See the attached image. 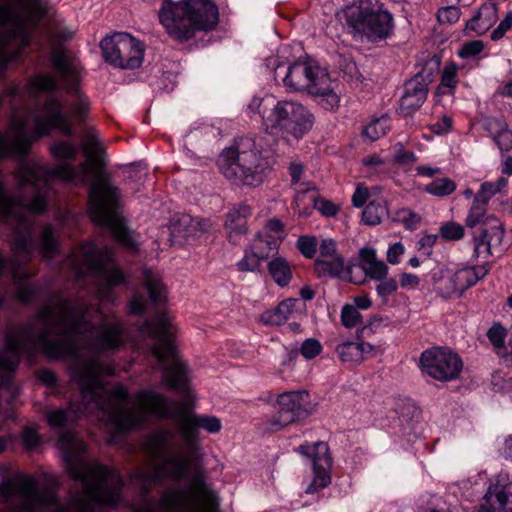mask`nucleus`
<instances>
[{
    "label": "nucleus",
    "instance_id": "obj_1",
    "mask_svg": "<svg viewBox=\"0 0 512 512\" xmlns=\"http://www.w3.org/2000/svg\"><path fill=\"white\" fill-rule=\"evenodd\" d=\"M87 317L88 307L83 303L56 298L27 326L9 332V404L17 394L12 373L20 355L31 357L41 349L48 358L70 359V377L79 389L80 400L71 401L67 409L49 410L47 423L54 428L64 427L83 416H96L113 434H119L146 423L151 415L170 419L178 425L180 450H171L175 436L172 430L151 434L146 449L154 461L136 470L131 481L145 494L163 478H183L192 462L201 457L198 429L218 433L222 428L220 419L193 414L187 401H168L154 391L143 390L129 399L122 385L110 388L104 376L114 371L101 360V354L124 343V326L117 318L104 316L94 328Z\"/></svg>",
    "mask_w": 512,
    "mask_h": 512
},
{
    "label": "nucleus",
    "instance_id": "obj_2",
    "mask_svg": "<svg viewBox=\"0 0 512 512\" xmlns=\"http://www.w3.org/2000/svg\"><path fill=\"white\" fill-rule=\"evenodd\" d=\"M71 476L79 481L82 490L71 496L67 505L61 504L54 489L46 485V512H102L106 506L120 504L122 480L107 466L87 462L83 457L85 444L74 433L66 431L59 436ZM145 512H220L216 493L201 474L194 475L188 487L166 492L157 504L147 506Z\"/></svg>",
    "mask_w": 512,
    "mask_h": 512
},
{
    "label": "nucleus",
    "instance_id": "obj_3",
    "mask_svg": "<svg viewBox=\"0 0 512 512\" xmlns=\"http://www.w3.org/2000/svg\"><path fill=\"white\" fill-rule=\"evenodd\" d=\"M158 16L168 35L179 42L193 38L197 31L212 30L218 23V9L210 0H162Z\"/></svg>",
    "mask_w": 512,
    "mask_h": 512
},
{
    "label": "nucleus",
    "instance_id": "obj_4",
    "mask_svg": "<svg viewBox=\"0 0 512 512\" xmlns=\"http://www.w3.org/2000/svg\"><path fill=\"white\" fill-rule=\"evenodd\" d=\"M44 13L39 0H5L0 4V27L4 33L0 36V72L14 60L17 52L9 50L12 43L25 47L30 42L29 23L38 21ZM3 97L0 95V106Z\"/></svg>",
    "mask_w": 512,
    "mask_h": 512
},
{
    "label": "nucleus",
    "instance_id": "obj_5",
    "mask_svg": "<svg viewBox=\"0 0 512 512\" xmlns=\"http://www.w3.org/2000/svg\"><path fill=\"white\" fill-rule=\"evenodd\" d=\"M218 166L224 177L235 185L258 186L270 170L268 156L251 138L222 151Z\"/></svg>",
    "mask_w": 512,
    "mask_h": 512
},
{
    "label": "nucleus",
    "instance_id": "obj_6",
    "mask_svg": "<svg viewBox=\"0 0 512 512\" xmlns=\"http://www.w3.org/2000/svg\"><path fill=\"white\" fill-rule=\"evenodd\" d=\"M67 264L78 278L91 275L99 279L96 294L103 301H113V287L124 283V275L107 248L84 243L69 256Z\"/></svg>",
    "mask_w": 512,
    "mask_h": 512
},
{
    "label": "nucleus",
    "instance_id": "obj_7",
    "mask_svg": "<svg viewBox=\"0 0 512 512\" xmlns=\"http://www.w3.org/2000/svg\"><path fill=\"white\" fill-rule=\"evenodd\" d=\"M282 82L289 91H308L326 110H334L339 106V83L332 80L327 71L316 63H294L284 72Z\"/></svg>",
    "mask_w": 512,
    "mask_h": 512
},
{
    "label": "nucleus",
    "instance_id": "obj_8",
    "mask_svg": "<svg viewBox=\"0 0 512 512\" xmlns=\"http://www.w3.org/2000/svg\"><path fill=\"white\" fill-rule=\"evenodd\" d=\"M339 16L354 36L372 42L385 39L393 29V17L379 0H355Z\"/></svg>",
    "mask_w": 512,
    "mask_h": 512
},
{
    "label": "nucleus",
    "instance_id": "obj_9",
    "mask_svg": "<svg viewBox=\"0 0 512 512\" xmlns=\"http://www.w3.org/2000/svg\"><path fill=\"white\" fill-rule=\"evenodd\" d=\"M142 331L155 340L151 351L161 365L165 383L176 390L187 392L185 367L171 339L169 319L163 315L154 322H146Z\"/></svg>",
    "mask_w": 512,
    "mask_h": 512
},
{
    "label": "nucleus",
    "instance_id": "obj_10",
    "mask_svg": "<svg viewBox=\"0 0 512 512\" xmlns=\"http://www.w3.org/2000/svg\"><path fill=\"white\" fill-rule=\"evenodd\" d=\"M314 123V116L301 102L277 100L264 116V132L287 143L299 141Z\"/></svg>",
    "mask_w": 512,
    "mask_h": 512
},
{
    "label": "nucleus",
    "instance_id": "obj_11",
    "mask_svg": "<svg viewBox=\"0 0 512 512\" xmlns=\"http://www.w3.org/2000/svg\"><path fill=\"white\" fill-rule=\"evenodd\" d=\"M103 57L110 65L120 69H136L143 62V44L128 33L116 32L100 42Z\"/></svg>",
    "mask_w": 512,
    "mask_h": 512
},
{
    "label": "nucleus",
    "instance_id": "obj_12",
    "mask_svg": "<svg viewBox=\"0 0 512 512\" xmlns=\"http://www.w3.org/2000/svg\"><path fill=\"white\" fill-rule=\"evenodd\" d=\"M420 366L424 373L439 381H450L462 370L460 357L448 349L432 348L421 354Z\"/></svg>",
    "mask_w": 512,
    "mask_h": 512
},
{
    "label": "nucleus",
    "instance_id": "obj_13",
    "mask_svg": "<svg viewBox=\"0 0 512 512\" xmlns=\"http://www.w3.org/2000/svg\"><path fill=\"white\" fill-rule=\"evenodd\" d=\"M298 451L309 458L313 467V480L306 487L308 494H313L328 486L331 482L332 459L325 442L301 445Z\"/></svg>",
    "mask_w": 512,
    "mask_h": 512
},
{
    "label": "nucleus",
    "instance_id": "obj_14",
    "mask_svg": "<svg viewBox=\"0 0 512 512\" xmlns=\"http://www.w3.org/2000/svg\"><path fill=\"white\" fill-rule=\"evenodd\" d=\"M278 411L267 422V429L280 430L290 423L307 416L308 394L305 391H291L277 397Z\"/></svg>",
    "mask_w": 512,
    "mask_h": 512
},
{
    "label": "nucleus",
    "instance_id": "obj_15",
    "mask_svg": "<svg viewBox=\"0 0 512 512\" xmlns=\"http://www.w3.org/2000/svg\"><path fill=\"white\" fill-rule=\"evenodd\" d=\"M480 512H512V482L504 477L498 478L489 486Z\"/></svg>",
    "mask_w": 512,
    "mask_h": 512
},
{
    "label": "nucleus",
    "instance_id": "obj_16",
    "mask_svg": "<svg viewBox=\"0 0 512 512\" xmlns=\"http://www.w3.org/2000/svg\"><path fill=\"white\" fill-rule=\"evenodd\" d=\"M490 226L483 228L479 236L474 238V255L477 258H487L493 254V249L501 245L504 237V227L496 217H488Z\"/></svg>",
    "mask_w": 512,
    "mask_h": 512
},
{
    "label": "nucleus",
    "instance_id": "obj_17",
    "mask_svg": "<svg viewBox=\"0 0 512 512\" xmlns=\"http://www.w3.org/2000/svg\"><path fill=\"white\" fill-rule=\"evenodd\" d=\"M264 239L262 234H257L250 245L245 249L244 256L237 262V268L241 272H255L263 260L267 259L270 252L277 249L278 240H266V248H262Z\"/></svg>",
    "mask_w": 512,
    "mask_h": 512
},
{
    "label": "nucleus",
    "instance_id": "obj_18",
    "mask_svg": "<svg viewBox=\"0 0 512 512\" xmlns=\"http://www.w3.org/2000/svg\"><path fill=\"white\" fill-rule=\"evenodd\" d=\"M428 83L420 73L406 82L404 93L400 99V110L409 115L422 106L427 98Z\"/></svg>",
    "mask_w": 512,
    "mask_h": 512
},
{
    "label": "nucleus",
    "instance_id": "obj_19",
    "mask_svg": "<svg viewBox=\"0 0 512 512\" xmlns=\"http://www.w3.org/2000/svg\"><path fill=\"white\" fill-rule=\"evenodd\" d=\"M208 229L209 223L207 220L184 215L171 226V241L173 244L182 245L190 238L200 237Z\"/></svg>",
    "mask_w": 512,
    "mask_h": 512
},
{
    "label": "nucleus",
    "instance_id": "obj_20",
    "mask_svg": "<svg viewBox=\"0 0 512 512\" xmlns=\"http://www.w3.org/2000/svg\"><path fill=\"white\" fill-rule=\"evenodd\" d=\"M250 216L251 209L247 205H239L227 213L225 228L230 242L238 244L241 241L247 233L246 222Z\"/></svg>",
    "mask_w": 512,
    "mask_h": 512
},
{
    "label": "nucleus",
    "instance_id": "obj_21",
    "mask_svg": "<svg viewBox=\"0 0 512 512\" xmlns=\"http://www.w3.org/2000/svg\"><path fill=\"white\" fill-rule=\"evenodd\" d=\"M489 270V264H484L454 271V277L452 279L453 284L448 288V291L450 293H458V295H461L469 287L475 285L479 280L484 278Z\"/></svg>",
    "mask_w": 512,
    "mask_h": 512
},
{
    "label": "nucleus",
    "instance_id": "obj_22",
    "mask_svg": "<svg viewBox=\"0 0 512 512\" xmlns=\"http://www.w3.org/2000/svg\"><path fill=\"white\" fill-rule=\"evenodd\" d=\"M289 173L291 176V183L295 189V199H294V210L300 216L307 217L311 213V207H301L303 199L306 194L315 190L314 185L311 182H301V177L303 174V165L297 162H293L289 166Z\"/></svg>",
    "mask_w": 512,
    "mask_h": 512
},
{
    "label": "nucleus",
    "instance_id": "obj_23",
    "mask_svg": "<svg viewBox=\"0 0 512 512\" xmlns=\"http://www.w3.org/2000/svg\"><path fill=\"white\" fill-rule=\"evenodd\" d=\"M298 300L288 298L283 300L274 309L261 314V321L269 325H282L297 312Z\"/></svg>",
    "mask_w": 512,
    "mask_h": 512
},
{
    "label": "nucleus",
    "instance_id": "obj_24",
    "mask_svg": "<svg viewBox=\"0 0 512 512\" xmlns=\"http://www.w3.org/2000/svg\"><path fill=\"white\" fill-rule=\"evenodd\" d=\"M360 265L367 276L377 281L383 280L388 273L387 265L383 261L377 260L374 249L363 248L360 250Z\"/></svg>",
    "mask_w": 512,
    "mask_h": 512
},
{
    "label": "nucleus",
    "instance_id": "obj_25",
    "mask_svg": "<svg viewBox=\"0 0 512 512\" xmlns=\"http://www.w3.org/2000/svg\"><path fill=\"white\" fill-rule=\"evenodd\" d=\"M485 129L500 150L509 151L512 149V131L508 129L504 121L497 118H488L485 121Z\"/></svg>",
    "mask_w": 512,
    "mask_h": 512
},
{
    "label": "nucleus",
    "instance_id": "obj_26",
    "mask_svg": "<svg viewBox=\"0 0 512 512\" xmlns=\"http://www.w3.org/2000/svg\"><path fill=\"white\" fill-rule=\"evenodd\" d=\"M497 10L494 4L482 7L478 14L466 24V30L473 31L479 35L484 34L496 21Z\"/></svg>",
    "mask_w": 512,
    "mask_h": 512
},
{
    "label": "nucleus",
    "instance_id": "obj_27",
    "mask_svg": "<svg viewBox=\"0 0 512 512\" xmlns=\"http://www.w3.org/2000/svg\"><path fill=\"white\" fill-rule=\"evenodd\" d=\"M267 268L272 279L278 286H287L291 281V267L285 258L280 256L273 258L268 262Z\"/></svg>",
    "mask_w": 512,
    "mask_h": 512
},
{
    "label": "nucleus",
    "instance_id": "obj_28",
    "mask_svg": "<svg viewBox=\"0 0 512 512\" xmlns=\"http://www.w3.org/2000/svg\"><path fill=\"white\" fill-rule=\"evenodd\" d=\"M51 60L61 76L73 78L77 75L78 65L68 57L65 50L61 48L53 50Z\"/></svg>",
    "mask_w": 512,
    "mask_h": 512
},
{
    "label": "nucleus",
    "instance_id": "obj_29",
    "mask_svg": "<svg viewBox=\"0 0 512 512\" xmlns=\"http://www.w3.org/2000/svg\"><path fill=\"white\" fill-rule=\"evenodd\" d=\"M315 270L319 276L340 277L345 271L344 260L340 255L323 260H316Z\"/></svg>",
    "mask_w": 512,
    "mask_h": 512
},
{
    "label": "nucleus",
    "instance_id": "obj_30",
    "mask_svg": "<svg viewBox=\"0 0 512 512\" xmlns=\"http://www.w3.org/2000/svg\"><path fill=\"white\" fill-rule=\"evenodd\" d=\"M390 129V118L387 114L373 118L364 126L362 135L369 141H376L383 137Z\"/></svg>",
    "mask_w": 512,
    "mask_h": 512
},
{
    "label": "nucleus",
    "instance_id": "obj_31",
    "mask_svg": "<svg viewBox=\"0 0 512 512\" xmlns=\"http://www.w3.org/2000/svg\"><path fill=\"white\" fill-rule=\"evenodd\" d=\"M145 286L148 290L149 297L153 302H162L165 300V286L162 283L158 273L151 270L143 272Z\"/></svg>",
    "mask_w": 512,
    "mask_h": 512
},
{
    "label": "nucleus",
    "instance_id": "obj_32",
    "mask_svg": "<svg viewBox=\"0 0 512 512\" xmlns=\"http://www.w3.org/2000/svg\"><path fill=\"white\" fill-rule=\"evenodd\" d=\"M486 207L487 203L475 197L466 218V225L469 227H475L477 225H483L484 228L489 227L490 223H487V218L495 216L487 215Z\"/></svg>",
    "mask_w": 512,
    "mask_h": 512
},
{
    "label": "nucleus",
    "instance_id": "obj_33",
    "mask_svg": "<svg viewBox=\"0 0 512 512\" xmlns=\"http://www.w3.org/2000/svg\"><path fill=\"white\" fill-rule=\"evenodd\" d=\"M387 214L388 208L384 201L370 202L362 212V221L367 225H378Z\"/></svg>",
    "mask_w": 512,
    "mask_h": 512
},
{
    "label": "nucleus",
    "instance_id": "obj_34",
    "mask_svg": "<svg viewBox=\"0 0 512 512\" xmlns=\"http://www.w3.org/2000/svg\"><path fill=\"white\" fill-rule=\"evenodd\" d=\"M274 101L272 96H254L247 104V113L252 117L258 115L262 119V129L264 130V116H267L269 109L273 106Z\"/></svg>",
    "mask_w": 512,
    "mask_h": 512
},
{
    "label": "nucleus",
    "instance_id": "obj_35",
    "mask_svg": "<svg viewBox=\"0 0 512 512\" xmlns=\"http://www.w3.org/2000/svg\"><path fill=\"white\" fill-rule=\"evenodd\" d=\"M456 183L448 178L442 177L433 180L424 187V191L435 197H446L456 190Z\"/></svg>",
    "mask_w": 512,
    "mask_h": 512
},
{
    "label": "nucleus",
    "instance_id": "obj_36",
    "mask_svg": "<svg viewBox=\"0 0 512 512\" xmlns=\"http://www.w3.org/2000/svg\"><path fill=\"white\" fill-rule=\"evenodd\" d=\"M507 336V331L500 324L493 325L487 332V337L495 349L496 353L505 358L508 356V348L505 346V339Z\"/></svg>",
    "mask_w": 512,
    "mask_h": 512
},
{
    "label": "nucleus",
    "instance_id": "obj_37",
    "mask_svg": "<svg viewBox=\"0 0 512 512\" xmlns=\"http://www.w3.org/2000/svg\"><path fill=\"white\" fill-rule=\"evenodd\" d=\"M453 277L454 271L447 268L440 267L433 272V280L437 284V289L446 298L459 296L458 293H450L448 291V288L453 284Z\"/></svg>",
    "mask_w": 512,
    "mask_h": 512
},
{
    "label": "nucleus",
    "instance_id": "obj_38",
    "mask_svg": "<svg viewBox=\"0 0 512 512\" xmlns=\"http://www.w3.org/2000/svg\"><path fill=\"white\" fill-rule=\"evenodd\" d=\"M507 185V179L504 177L498 178L494 182H484L481 184L476 198L488 204V201L497 193H500Z\"/></svg>",
    "mask_w": 512,
    "mask_h": 512
},
{
    "label": "nucleus",
    "instance_id": "obj_39",
    "mask_svg": "<svg viewBox=\"0 0 512 512\" xmlns=\"http://www.w3.org/2000/svg\"><path fill=\"white\" fill-rule=\"evenodd\" d=\"M336 352L343 362L359 364L361 363L359 348L357 342L346 341L336 347Z\"/></svg>",
    "mask_w": 512,
    "mask_h": 512
},
{
    "label": "nucleus",
    "instance_id": "obj_40",
    "mask_svg": "<svg viewBox=\"0 0 512 512\" xmlns=\"http://www.w3.org/2000/svg\"><path fill=\"white\" fill-rule=\"evenodd\" d=\"M41 249L43 256L46 259L52 258L58 250L57 241L54 238L53 228L47 225L43 228L41 233Z\"/></svg>",
    "mask_w": 512,
    "mask_h": 512
},
{
    "label": "nucleus",
    "instance_id": "obj_41",
    "mask_svg": "<svg viewBox=\"0 0 512 512\" xmlns=\"http://www.w3.org/2000/svg\"><path fill=\"white\" fill-rule=\"evenodd\" d=\"M55 88V79L48 75H37L31 78L28 84L29 94H34L35 92H48Z\"/></svg>",
    "mask_w": 512,
    "mask_h": 512
},
{
    "label": "nucleus",
    "instance_id": "obj_42",
    "mask_svg": "<svg viewBox=\"0 0 512 512\" xmlns=\"http://www.w3.org/2000/svg\"><path fill=\"white\" fill-rule=\"evenodd\" d=\"M50 151L55 158L72 160L76 155L77 149L69 142L58 141L51 145Z\"/></svg>",
    "mask_w": 512,
    "mask_h": 512
},
{
    "label": "nucleus",
    "instance_id": "obj_43",
    "mask_svg": "<svg viewBox=\"0 0 512 512\" xmlns=\"http://www.w3.org/2000/svg\"><path fill=\"white\" fill-rule=\"evenodd\" d=\"M283 228H284V225H283V223L279 219L272 218V219H270V220H268L266 222L262 233L266 237L269 238L268 240H275V239H277L278 240L277 247H278L279 244L281 243V241L285 237Z\"/></svg>",
    "mask_w": 512,
    "mask_h": 512
},
{
    "label": "nucleus",
    "instance_id": "obj_44",
    "mask_svg": "<svg viewBox=\"0 0 512 512\" xmlns=\"http://www.w3.org/2000/svg\"><path fill=\"white\" fill-rule=\"evenodd\" d=\"M341 322L347 328H353L362 323V317L355 306L346 304L341 310Z\"/></svg>",
    "mask_w": 512,
    "mask_h": 512
},
{
    "label": "nucleus",
    "instance_id": "obj_45",
    "mask_svg": "<svg viewBox=\"0 0 512 512\" xmlns=\"http://www.w3.org/2000/svg\"><path fill=\"white\" fill-rule=\"evenodd\" d=\"M69 106L71 114L76 118H81L89 109V102L79 91H75V100L66 103Z\"/></svg>",
    "mask_w": 512,
    "mask_h": 512
},
{
    "label": "nucleus",
    "instance_id": "obj_46",
    "mask_svg": "<svg viewBox=\"0 0 512 512\" xmlns=\"http://www.w3.org/2000/svg\"><path fill=\"white\" fill-rule=\"evenodd\" d=\"M309 204L313 203L315 209L320 211L325 216H334L337 213V207L330 201L317 200L315 190L308 193Z\"/></svg>",
    "mask_w": 512,
    "mask_h": 512
},
{
    "label": "nucleus",
    "instance_id": "obj_47",
    "mask_svg": "<svg viewBox=\"0 0 512 512\" xmlns=\"http://www.w3.org/2000/svg\"><path fill=\"white\" fill-rule=\"evenodd\" d=\"M317 240L313 236H301L297 240V248L307 258H313L317 252Z\"/></svg>",
    "mask_w": 512,
    "mask_h": 512
},
{
    "label": "nucleus",
    "instance_id": "obj_48",
    "mask_svg": "<svg viewBox=\"0 0 512 512\" xmlns=\"http://www.w3.org/2000/svg\"><path fill=\"white\" fill-rule=\"evenodd\" d=\"M441 236L447 240H459L464 236V228L456 222H447L440 228Z\"/></svg>",
    "mask_w": 512,
    "mask_h": 512
},
{
    "label": "nucleus",
    "instance_id": "obj_49",
    "mask_svg": "<svg viewBox=\"0 0 512 512\" xmlns=\"http://www.w3.org/2000/svg\"><path fill=\"white\" fill-rule=\"evenodd\" d=\"M321 351V343L314 338L306 339L300 347V353L306 359H314L321 353Z\"/></svg>",
    "mask_w": 512,
    "mask_h": 512
},
{
    "label": "nucleus",
    "instance_id": "obj_50",
    "mask_svg": "<svg viewBox=\"0 0 512 512\" xmlns=\"http://www.w3.org/2000/svg\"><path fill=\"white\" fill-rule=\"evenodd\" d=\"M461 11L458 7L448 6L438 10L437 19L441 24H453L460 19Z\"/></svg>",
    "mask_w": 512,
    "mask_h": 512
},
{
    "label": "nucleus",
    "instance_id": "obj_51",
    "mask_svg": "<svg viewBox=\"0 0 512 512\" xmlns=\"http://www.w3.org/2000/svg\"><path fill=\"white\" fill-rule=\"evenodd\" d=\"M22 444L26 449H32L36 447L41 440V437L34 427L28 426L23 429Z\"/></svg>",
    "mask_w": 512,
    "mask_h": 512
},
{
    "label": "nucleus",
    "instance_id": "obj_52",
    "mask_svg": "<svg viewBox=\"0 0 512 512\" xmlns=\"http://www.w3.org/2000/svg\"><path fill=\"white\" fill-rule=\"evenodd\" d=\"M395 154L394 161L402 166L412 164L416 161V156L413 152L405 151L401 143L394 146Z\"/></svg>",
    "mask_w": 512,
    "mask_h": 512
},
{
    "label": "nucleus",
    "instance_id": "obj_53",
    "mask_svg": "<svg viewBox=\"0 0 512 512\" xmlns=\"http://www.w3.org/2000/svg\"><path fill=\"white\" fill-rule=\"evenodd\" d=\"M482 50L483 42L480 40H473L463 44L458 54L462 58H468L479 54Z\"/></svg>",
    "mask_w": 512,
    "mask_h": 512
},
{
    "label": "nucleus",
    "instance_id": "obj_54",
    "mask_svg": "<svg viewBox=\"0 0 512 512\" xmlns=\"http://www.w3.org/2000/svg\"><path fill=\"white\" fill-rule=\"evenodd\" d=\"M398 288V283L394 278H384L376 287L378 295L385 298L393 294Z\"/></svg>",
    "mask_w": 512,
    "mask_h": 512
},
{
    "label": "nucleus",
    "instance_id": "obj_55",
    "mask_svg": "<svg viewBox=\"0 0 512 512\" xmlns=\"http://www.w3.org/2000/svg\"><path fill=\"white\" fill-rule=\"evenodd\" d=\"M441 83L448 88H454L457 84V67L455 64L447 65L442 73Z\"/></svg>",
    "mask_w": 512,
    "mask_h": 512
},
{
    "label": "nucleus",
    "instance_id": "obj_56",
    "mask_svg": "<svg viewBox=\"0 0 512 512\" xmlns=\"http://www.w3.org/2000/svg\"><path fill=\"white\" fill-rule=\"evenodd\" d=\"M339 255L336 251L335 242L332 239H324L319 248V257L317 260H323Z\"/></svg>",
    "mask_w": 512,
    "mask_h": 512
},
{
    "label": "nucleus",
    "instance_id": "obj_57",
    "mask_svg": "<svg viewBox=\"0 0 512 512\" xmlns=\"http://www.w3.org/2000/svg\"><path fill=\"white\" fill-rule=\"evenodd\" d=\"M512 27V11L507 13L505 18L500 22L498 27L491 33L493 40L501 39L504 34Z\"/></svg>",
    "mask_w": 512,
    "mask_h": 512
},
{
    "label": "nucleus",
    "instance_id": "obj_58",
    "mask_svg": "<svg viewBox=\"0 0 512 512\" xmlns=\"http://www.w3.org/2000/svg\"><path fill=\"white\" fill-rule=\"evenodd\" d=\"M363 164L374 173L385 171V161L377 155H371L363 159Z\"/></svg>",
    "mask_w": 512,
    "mask_h": 512
},
{
    "label": "nucleus",
    "instance_id": "obj_59",
    "mask_svg": "<svg viewBox=\"0 0 512 512\" xmlns=\"http://www.w3.org/2000/svg\"><path fill=\"white\" fill-rule=\"evenodd\" d=\"M399 283L402 288L408 290H415L420 284L418 276L411 273H402L399 278Z\"/></svg>",
    "mask_w": 512,
    "mask_h": 512
},
{
    "label": "nucleus",
    "instance_id": "obj_60",
    "mask_svg": "<svg viewBox=\"0 0 512 512\" xmlns=\"http://www.w3.org/2000/svg\"><path fill=\"white\" fill-rule=\"evenodd\" d=\"M403 253L404 246L402 245V243L397 242L389 247L387 251V261L393 265L398 264L400 261V257L403 255Z\"/></svg>",
    "mask_w": 512,
    "mask_h": 512
},
{
    "label": "nucleus",
    "instance_id": "obj_61",
    "mask_svg": "<svg viewBox=\"0 0 512 512\" xmlns=\"http://www.w3.org/2000/svg\"><path fill=\"white\" fill-rule=\"evenodd\" d=\"M369 197L367 187L358 186L352 196V203L355 207H362Z\"/></svg>",
    "mask_w": 512,
    "mask_h": 512
},
{
    "label": "nucleus",
    "instance_id": "obj_62",
    "mask_svg": "<svg viewBox=\"0 0 512 512\" xmlns=\"http://www.w3.org/2000/svg\"><path fill=\"white\" fill-rule=\"evenodd\" d=\"M399 219L402 220L408 228H414L420 222V217L417 214L405 209L399 212Z\"/></svg>",
    "mask_w": 512,
    "mask_h": 512
},
{
    "label": "nucleus",
    "instance_id": "obj_63",
    "mask_svg": "<svg viewBox=\"0 0 512 512\" xmlns=\"http://www.w3.org/2000/svg\"><path fill=\"white\" fill-rule=\"evenodd\" d=\"M361 362L377 354V348L367 342H357Z\"/></svg>",
    "mask_w": 512,
    "mask_h": 512
},
{
    "label": "nucleus",
    "instance_id": "obj_64",
    "mask_svg": "<svg viewBox=\"0 0 512 512\" xmlns=\"http://www.w3.org/2000/svg\"><path fill=\"white\" fill-rule=\"evenodd\" d=\"M266 67L274 72V78L277 80L281 76L284 66L279 61L278 56H270L266 59Z\"/></svg>",
    "mask_w": 512,
    "mask_h": 512
}]
</instances>
